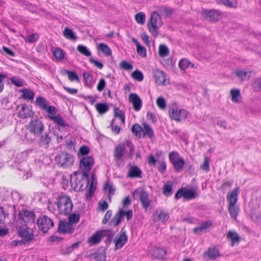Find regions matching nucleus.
Here are the masks:
<instances>
[{
	"mask_svg": "<svg viewBox=\"0 0 261 261\" xmlns=\"http://www.w3.org/2000/svg\"><path fill=\"white\" fill-rule=\"evenodd\" d=\"M35 220V215L33 212L22 210L18 213L16 220L17 227H30L34 224Z\"/></svg>",
	"mask_w": 261,
	"mask_h": 261,
	"instance_id": "1",
	"label": "nucleus"
},
{
	"mask_svg": "<svg viewBox=\"0 0 261 261\" xmlns=\"http://www.w3.org/2000/svg\"><path fill=\"white\" fill-rule=\"evenodd\" d=\"M94 159L92 156H83L80 161L79 166L80 171L82 172V180H86L89 185V173L94 165Z\"/></svg>",
	"mask_w": 261,
	"mask_h": 261,
	"instance_id": "2",
	"label": "nucleus"
},
{
	"mask_svg": "<svg viewBox=\"0 0 261 261\" xmlns=\"http://www.w3.org/2000/svg\"><path fill=\"white\" fill-rule=\"evenodd\" d=\"M57 206L61 214L66 215L71 212L73 204L69 196L62 195L59 196Z\"/></svg>",
	"mask_w": 261,
	"mask_h": 261,
	"instance_id": "3",
	"label": "nucleus"
},
{
	"mask_svg": "<svg viewBox=\"0 0 261 261\" xmlns=\"http://www.w3.org/2000/svg\"><path fill=\"white\" fill-rule=\"evenodd\" d=\"M135 198L142 203V207L147 211L151 201L149 199V194L142 188L136 189L133 193Z\"/></svg>",
	"mask_w": 261,
	"mask_h": 261,
	"instance_id": "4",
	"label": "nucleus"
},
{
	"mask_svg": "<svg viewBox=\"0 0 261 261\" xmlns=\"http://www.w3.org/2000/svg\"><path fill=\"white\" fill-rule=\"evenodd\" d=\"M55 161L60 167L67 168L73 165L74 156L66 152H61L57 155Z\"/></svg>",
	"mask_w": 261,
	"mask_h": 261,
	"instance_id": "5",
	"label": "nucleus"
},
{
	"mask_svg": "<svg viewBox=\"0 0 261 261\" xmlns=\"http://www.w3.org/2000/svg\"><path fill=\"white\" fill-rule=\"evenodd\" d=\"M45 127L43 122L38 118L32 119L27 126L29 132L35 136L41 135Z\"/></svg>",
	"mask_w": 261,
	"mask_h": 261,
	"instance_id": "6",
	"label": "nucleus"
},
{
	"mask_svg": "<svg viewBox=\"0 0 261 261\" xmlns=\"http://www.w3.org/2000/svg\"><path fill=\"white\" fill-rule=\"evenodd\" d=\"M158 24L160 25L162 24L161 18L157 12L154 11L151 14L150 21L148 22L147 25L149 31L151 33L152 35L155 37L158 35L157 27Z\"/></svg>",
	"mask_w": 261,
	"mask_h": 261,
	"instance_id": "7",
	"label": "nucleus"
},
{
	"mask_svg": "<svg viewBox=\"0 0 261 261\" xmlns=\"http://www.w3.org/2000/svg\"><path fill=\"white\" fill-rule=\"evenodd\" d=\"M36 223L39 229L43 233L47 232L54 226L53 220L46 215L40 216L37 219Z\"/></svg>",
	"mask_w": 261,
	"mask_h": 261,
	"instance_id": "8",
	"label": "nucleus"
},
{
	"mask_svg": "<svg viewBox=\"0 0 261 261\" xmlns=\"http://www.w3.org/2000/svg\"><path fill=\"white\" fill-rule=\"evenodd\" d=\"M30 227H17V233L19 237L27 244H30L35 239L34 234L29 231Z\"/></svg>",
	"mask_w": 261,
	"mask_h": 261,
	"instance_id": "9",
	"label": "nucleus"
},
{
	"mask_svg": "<svg viewBox=\"0 0 261 261\" xmlns=\"http://www.w3.org/2000/svg\"><path fill=\"white\" fill-rule=\"evenodd\" d=\"M127 236L125 231L121 230L114 240L115 243V250L120 249L127 243Z\"/></svg>",
	"mask_w": 261,
	"mask_h": 261,
	"instance_id": "10",
	"label": "nucleus"
},
{
	"mask_svg": "<svg viewBox=\"0 0 261 261\" xmlns=\"http://www.w3.org/2000/svg\"><path fill=\"white\" fill-rule=\"evenodd\" d=\"M149 254L153 258L158 259H163L167 256L166 250L157 247L151 248L149 251Z\"/></svg>",
	"mask_w": 261,
	"mask_h": 261,
	"instance_id": "11",
	"label": "nucleus"
},
{
	"mask_svg": "<svg viewBox=\"0 0 261 261\" xmlns=\"http://www.w3.org/2000/svg\"><path fill=\"white\" fill-rule=\"evenodd\" d=\"M74 228L70 223L65 220L60 221L59 224L58 231L59 233L72 234Z\"/></svg>",
	"mask_w": 261,
	"mask_h": 261,
	"instance_id": "12",
	"label": "nucleus"
},
{
	"mask_svg": "<svg viewBox=\"0 0 261 261\" xmlns=\"http://www.w3.org/2000/svg\"><path fill=\"white\" fill-rule=\"evenodd\" d=\"M126 152L125 142L118 144L114 150V157L116 161H119Z\"/></svg>",
	"mask_w": 261,
	"mask_h": 261,
	"instance_id": "13",
	"label": "nucleus"
},
{
	"mask_svg": "<svg viewBox=\"0 0 261 261\" xmlns=\"http://www.w3.org/2000/svg\"><path fill=\"white\" fill-rule=\"evenodd\" d=\"M129 101L132 102L133 105V108L136 111L140 110L142 102L140 97L136 93H130L128 97Z\"/></svg>",
	"mask_w": 261,
	"mask_h": 261,
	"instance_id": "14",
	"label": "nucleus"
},
{
	"mask_svg": "<svg viewBox=\"0 0 261 261\" xmlns=\"http://www.w3.org/2000/svg\"><path fill=\"white\" fill-rule=\"evenodd\" d=\"M38 140V144L40 146L44 147L47 148L49 147V144L51 141V137L50 136V133H45L43 135H40Z\"/></svg>",
	"mask_w": 261,
	"mask_h": 261,
	"instance_id": "15",
	"label": "nucleus"
},
{
	"mask_svg": "<svg viewBox=\"0 0 261 261\" xmlns=\"http://www.w3.org/2000/svg\"><path fill=\"white\" fill-rule=\"evenodd\" d=\"M123 213L122 209H120L109 222V226L113 227H117L121 223L123 219Z\"/></svg>",
	"mask_w": 261,
	"mask_h": 261,
	"instance_id": "16",
	"label": "nucleus"
},
{
	"mask_svg": "<svg viewBox=\"0 0 261 261\" xmlns=\"http://www.w3.org/2000/svg\"><path fill=\"white\" fill-rule=\"evenodd\" d=\"M167 75L165 72L161 70H156L154 72V77L155 82L159 84H162L164 85L168 83L167 80Z\"/></svg>",
	"mask_w": 261,
	"mask_h": 261,
	"instance_id": "17",
	"label": "nucleus"
},
{
	"mask_svg": "<svg viewBox=\"0 0 261 261\" xmlns=\"http://www.w3.org/2000/svg\"><path fill=\"white\" fill-rule=\"evenodd\" d=\"M239 193V188L236 187L230 193H228L227 195V200L228 204H236L238 200V195Z\"/></svg>",
	"mask_w": 261,
	"mask_h": 261,
	"instance_id": "18",
	"label": "nucleus"
},
{
	"mask_svg": "<svg viewBox=\"0 0 261 261\" xmlns=\"http://www.w3.org/2000/svg\"><path fill=\"white\" fill-rule=\"evenodd\" d=\"M21 109L19 110L18 115L21 118L24 119L30 117L33 113L32 111L30 110L28 107L25 104H21ZM20 106L17 107L19 108Z\"/></svg>",
	"mask_w": 261,
	"mask_h": 261,
	"instance_id": "19",
	"label": "nucleus"
},
{
	"mask_svg": "<svg viewBox=\"0 0 261 261\" xmlns=\"http://www.w3.org/2000/svg\"><path fill=\"white\" fill-rule=\"evenodd\" d=\"M203 13L206 18L214 21L218 20L221 15L220 12L215 10H205Z\"/></svg>",
	"mask_w": 261,
	"mask_h": 261,
	"instance_id": "20",
	"label": "nucleus"
},
{
	"mask_svg": "<svg viewBox=\"0 0 261 261\" xmlns=\"http://www.w3.org/2000/svg\"><path fill=\"white\" fill-rule=\"evenodd\" d=\"M82 174V172L79 170L74 172L70 177V183L72 187L74 188H77L78 186H80V188H82L83 185L81 184V179H79L77 177V174Z\"/></svg>",
	"mask_w": 261,
	"mask_h": 261,
	"instance_id": "21",
	"label": "nucleus"
},
{
	"mask_svg": "<svg viewBox=\"0 0 261 261\" xmlns=\"http://www.w3.org/2000/svg\"><path fill=\"white\" fill-rule=\"evenodd\" d=\"M91 258H94L95 261H106V251L104 249L98 250L94 253L89 255Z\"/></svg>",
	"mask_w": 261,
	"mask_h": 261,
	"instance_id": "22",
	"label": "nucleus"
},
{
	"mask_svg": "<svg viewBox=\"0 0 261 261\" xmlns=\"http://www.w3.org/2000/svg\"><path fill=\"white\" fill-rule=\"evenodd\" d=\"M63 36L67 39L75 41L77 40V37L76 34L73 32L72 29L66 27L63 32Z\"/></svg>",
	"mask_w": 261,
	"mask_h": 261,
	"instance_id": "23",
	"label": "nucleus"
},
{
	"mask_svg": "<svg viewBox=\"0 0 261 261\" xmlns=\"http://www.w3.org/2000/svg\"><path fill=\"white\" fill-rule=\"evenodd\" d=\"M198 193L195 189H187L185 188V197L186 200H192L198 197Z\"/></svg>",
	"mask_w": 261,
	"mask_h": 261,
	"instance_id": "24",
	"label": "nucleus"
},
{
	"mask_svg": "<svg viewBox=\"0 0 261 261\" xmlns=\"http://www.w3.org/2000/svg\"><path fill=\"white\" fill-rule=\"evenodd\" d=\"M142 171L137 166H132L128 172L127 177L130 178L141 177Z\"/></svg>",
	"mask_w": 261,
	"mask_h": 261,
	"instance_id": "25",
	"label": "nucleus"
},
{
	"mask_svg": "<svg viewBox=\"0 0 261 261\" xmlns=\"http://www.w3.org/2000/svg\"><path fill=\"white\" fill-rule=\"evenodd\" d=\"M226 237L228 240L231 241V245L232 246H233L236 243L238 244L240 240V236L235 231H229Z\"/></svg>",
	"mask_w": 261,
	"mask_h": 261,
	"instance_id": "26",
	"label": "nucleus"
},
{
	"mask_svg": "<svg viewBox=\"0 0 261 261\" xmlns=\"http://www.w3.org/2000/svg\"><path fill=\"white\" fill-rule=\"evenodd\" d=\"M47 117L50 120H53L59 126L65 127L67 125V124L65 122L62 117L59 115L55 116L48 115Z\"/></svg>",
	"mask_w": 261,
	"mask_h": 261,
	"instance_id": "27",
	"label": "nucleus"
},
{
	"mask_svg": "<svg viewBox=\"0 0 261 261\" xmlns=\"http://www.w3.org/2000/svg\"><path fill=\"white\" fill-rule=\"evenodd\" d=\"M231 100L233 102L240 103L241 101L242 97L239 89H232L230 90Z\"/></svg>",
	"mask_w": 261,
	"mask_h": 261,
	"instance_id": "28",
	"label": "nucleus"
},
{
	"mask_svg": "<svg viewBox=\"0 0 261 261\" xmlns=\"http://www.w3.org/2000/svg\"><path fill=\"white\" fill-rule=\"evenodd\" d=\"M115 232L111 230H101V235L102 238H106L105 241L110 243L112 242Z\"/></svg>",
	"mask_w": 261,
	"mask_h": 261,
	"instance_id": "29",
	"label": "nucleus"
},
{
	"mask_svg": "<svg viewBox=\"0 0 261 261\" xmlns=\"http://www.w3.org/2000/svg\"><path fill=\"white\" fill-rule=\"evenodd\" d=\"M102 238V237L101 235V230L99 231L96 232L89 238L88 243L91 244H97L100 241Z\"/></svg>",
	"mask_w": 261,
	"mask_h": 261,
	"instance_id": "30",
	"label": "nucleus"
},
{
	"mask_svg": "<svg viewBox=\"0 0 261 261\" xmlns=\"http://www.w3.org/2000/svg\"><path fill=\"white\" fill-rule=\"evenodd\" d=\"M212 225L211 221L203 222L201 225L194 229V232L197 234H200L203 230L210 227Z\"/></svg>",
	"mask_w": 261,
	"mask_h": 261,
	"instance_id": "31",
	"label": "nucleus"
},
{
	"mask_svg": "<svg viewBox=\"0 0 261 261\" xmlns=\"http://www.w3.org/2000/svg\"><path fill=\"white\" fill-rule=\"evenodd\" d=\"M219 5H224L227 7L235 8L237 6V0H216Z\"/></svg>",
	"mask_w": 261,
	"mask_h": 261,
	"instance_id": "32",
	"label": "nucleus"
},
{
	"mask_svg": "<svg viewBox=\"0 0 261 261\" xmlns=\"http://www.w3.org/2000/svg\"><path fill=\"white\" fill-rule=\"evenodd\" d=\"M36 103L43 110L46 109V107L49 105L48 101L42 96H39L36 98Z\"/></svg>",
	"mask_w": 261,
	"mask_h": 261,
	"instance_id": "33",
	"label": "nucleus"
},
{
	"mask_svg": "<svg viewBox=\"0 0 261 261\" xmlns=\"http://www.w3.org/2000/svg\"><path fill=\"white\" fill-rule=\"evenodd\" d=\"M22 92V97L25 99L28 100H32L34 98L35 96L34 92L29 89H24L21 90Z\"/></svg>",
	"mask_w": 261,
	"mask_h": 261,
	"instance_id": "34",
	"label": "nucleus"
},
{
	"mask_svg": "<svg viewBox=\"0 0 261 261\" xmlns=\"http://www.w3.org/2000/svg\"><path fill=\"white\" fill-rule=\"evenodd\" d=\"M98 50L102 52L107 56H109L111 55L112 51L108 45L105 43H100L98 47Z\"/></svg>",
	"mask_w": 261,
	"mask_h": 261,
	"instance_id": "35",
	"label": "nucleus"
},
{
	"mask_svg": "<svg viewBox=\"0 0 261 261\" xmlns=\"http://www.w3.org/2000/svg\"><path fill=\"white\" fill-rule=\"evenodd\" d=\"M186 164V162L183 158L178 160L177 161L174 162L172 165L175 169V170L177 172H180L184 168V165Z\"/></svg>",
	"mask_w": 261,
	"mask_h": 261,
	"instance_id": "36",
	"label": "nucleus"
},
{
	"mask_svg": "<svg viewBox=\"0 0 261 261\" xmlns=\"http://www.w3.org/2000/svg\"><path fill=\"white\" fill-rule=\"evenodd\" d=\"M53 55L56 59L60 61L64 59L65 53L60 48L57 47L54 49Z\"/></svg>",
	"mask_w": 261,
	"mask_h": 261,
	"instance_id": "37",
	"label": "nucleus"
},
{
	"mask_svg": "<svg viewBox=\"0 0 261 261\" xmlns=\"http://www.w3.org/2000/svg\"><path fill=\"white\" fill-rule=\"evenodd\" d=\"M96 189L95 185H93V181H91L90 186L85 194V197L87 200H89L94 195Z\"/></svg>",
	"mask_w": 261,
	"mask_h": 261,
	"instance_id": "38",
	"label": "nucleus"
},
{
	"mask_svg": "<svg viewBox=\"0 0 261 261\" xmlns=\"http://www.w3.org/2000/svg\"><path fill=\"white\" fill-rule=\"evenodd\" d=\"M77 50L79 53L86 57H90L91 56V53L90 50L84 45H79L77 47Z\"/></svg>",
	"mask_w": 261,
	"mask_h": 261,
	"instance_id": "39",
	"label": "nucleus"
},
{
	"mask_svg": "<svg viewBox=\"0 0 261 261\" xmlns=\"http://www.w3.org/2000/svg\"><path fill=\"white\" fill-rule=\"evenodd\" d=\"M68 217V222L71 224V225L73 224H76L80 221V216L79 214H70L69 213Z\"/></svg>",
	"mask_w": 261,
	"mask_h": 261,
	"instance_id": "40",
	"label": "nucleus"
},
{
	"mask_svg": "<svg viewBox=\"0 0 261 261\" xmlns=\"http://www.w3.org/2000/svg\"><path fill=\"white\" fill-rule=\"evenodd\" d=\"M132 131L136 136L141 137L143 128L139 124L136 123L133 126Z\"/></svg>",
	"mask_w": 261,
	"mask_h": 261,
	"instance_id": "41",
	"label": "nucleus"
},
{
	"mask_svg": "<svg viewBox=\"0 0 261 261\" xmlns=\"http://www.w3.org/2000/svg\"><path fill=\"white\" fill-rule=\"evenodd\" d=\"M96 108L99 114H104L109 110L108 105L106 103H98L96 105Z\"/></svg>",
	"mask_w": 261,
	"mask_h": 261,
	"instance_id": "42",
	"label": "nucleus"
},
{
	"mask_svg": "<svg viewBox=\"0 0 261 261\" xmlns=\"http://www.w3.org/2000/svg\"><path fill=\"white\" fill-rule=\"evenodd\" d=\"M83 77L85 81V84L87 86L90 88L92 86L93 77L92 74L88 72L83 73Z\"/></svg>",
	"mask_w": 261,
	"mask_h": 261,
	"instance_id": "43",
	"label": "nucleus"
},
{
	"mask_svg": "<svg viewBox=\"0 0 261 261\" xmlns=\"http://www.w3.org/2000/svg\"><path fill=\"white\" fill-rule=\"evenodd\" d=\"M159 11L163 15H164L166 17L170 16L173 12V10L170 7L163 6L161 7Z\"/></svg>",
	"mask_w": 261,
	"mask_h": 261,
	"instance_id": "44",
	"label": "nucleus"
},
{
	"mask_svg": "<svg viewBox=\"0 0 261 261\" xmlns=\"http://www.w3.org/2000/svg\"><path fill=\"white\" fill-rule=\"evenodd\" d=\"M142 132H143L144 136H147L150 138L153 135V130L147 123L144 124V129H143Z\"/></svg>",
	"mask_w": 261,
	"mask_h": 261,
	"instance_id": "45",
	"label": "nucleus"
},
{
	"mask_svg": "<svg viewBox=\"0 0 261 261\" xmlns=\"http://www.w3.org/2000/svg\"><path fill=\"white\" fill-rule=\"evenodd\" d=\"M235 205L236 204H233V205H231V204H228V211L230 217L233 219L236 218L238 214L239 209Z\"/></svg>",
	"mask_w": 261,
	"mask_h": 261,
	"instance_id": "46",
	"label": "nucleus"
},
{
	"mask_svg": "<svg viewBox=\"0 0 261 261\" xmlns=\"http://www.w3.org/2000/svg\"><path fill=\"white\" fill-rule=\"evenodd\" d=\"M159 54L161 57H165L167 56L169 54V49L167 46L164 44L160 45L159 46Z\"/></svg>",
	"mask_w": 261,
	"mask_h": 261,
	"instance_id": "47",
	"label": "nucleus"
},
{
	"mask_svg": "<svg viewBox=\"0 0 261 261\" xmlns=\"http://www.w3.org/2000/svg\"><path fill=\"white\" fill-rule=\"evenodd\" d=\"M170 117L177 121H180L179 110L171 109L169 111Z\"/></svg>",
	"mask_w": 261,
	"mask_h": 261,
	"instance_id": "48",
	"label": "nucleus"
},
{
	"mask_svg": "<svg viewBox=\"0 0 261 261\" xmlns=\"http://www.w3.org/2000/svg\"><path fill=\"white\" fill-rule=\"evenodd\" d=\"M132 76L135 80H137L139 82H141L143 80L144 76L143 74L141 71L139 70L138 69L135 70L132 73Z\"/></svg>",
	"mask_w": 261,
	"mask_h": 261,
	"instance_id": "49",
	"label": "nucleus"
},
{
	"mask_svg": "<svg viewBox=\"0 0 261 261\" xmlns=\"http://www.w3.org/2000/svg\"><path fill=\"white\" fill-rule=\"evenodd\" d=\"M191 64V63L188 60L182 59L179 61L178 66L180 69L185 70L189 67Z\"/></svg>",
	"mask_w": 261,
	"mask_h": 261,
	"instance_id": "50",
	"label": "nucleus"
},
{
	"mask_svg": "<svg viewBox=\"0 0 261 261\" xmlns=\"http://www.w3.org/2000/svg\"><path fill=\"white\" fill-rule=\"evenodd\" d=\"M114 112L115 116L119 118L121 122L124 123L125 117L122 111L118 108H115Z\"/></svg>",
	"mask_w": 261,
	"mask_h": 261,
	"instance_id": "51",
	"label": "nucleus"
},
{
	"mask_svg": "<svg viewBox=\"0 0 261 261\" xmlns=\"http://www.w3.org/2000/svg\"><path fill=\"white\" fill-rule=\"evenodd\" d=\"M135 19L136 21L140 24H143L145 21V15L143 12H139L136 14Z\"/></svg>",
	"mask_w": 261,
	"mask_h": 261,
	"instance_id": "52",
	"label": "nucleus"
},
{
	"mask_svg": "<svg viewBox=\"0 0 261 261\" xmlns=\"http://www.w3.org/2000/svg\"><path fill=\"white\" fill-rule=\"evenodd\" d=\"M169 160L170 162L173 164L174 162L181 159L182 158L179 157V153L176 151H172L169 153Z\"/></svg>",
	"mask_w": 261,
	"mask_h": 261,
	"instance_id": "53",
	"label": "nucleus"
},
{
	"mask_svg": "<svg viewBox=\"0 0 261 261\" xmlns=\"http://www.w3.org/2000/svg\"><path fill=\"white\" fill-rule=\"evenodd\" d=\"M207 255L211 259H215L219 256V251L215 248H210L207 252Z\"/></svg>",
	"mask_w": 261,
	"mask_h": 261,
	"instance_id": "54",
	"label": "nucleus"
},
{
	"mask_svg": "<svg viewBox=\"0 0 261 261\" xmlns=\"http://www.w3.org/2000/svg\"><path fill=\"white\" fill-rule=\"evenodd\" d=\"M65 72L68 75V78L71 81H79L80 79L77 74L74 71L65 70Z\"/></svg>",
	"mask_w": 261,
	"mask_h": 261,
	"instance_id": "55",
	"label": "nucleus"
},
{
	"mask_svg": "<svg viewBox=\"0 0 261 261\" xmlns=\"http://www.w3.org/2000/svg\"><path fill=\"white\" fill-rule=\"evenodd\" d=\"M119 66L121 68L128 71L132 70L133 68V65L125 60L122 61L120 62Z\"/></svg>",
	"mask_w": 261,
	"mask_h": 261,
	"instance_id": "56",
	"label": "nucleus"
},
{
	"mask_svg": "<svg viewBox=\"0 0 261 261\" xmlns=\"http://www.w3.org/2000/svg\"><path fill=\"white\" fill-rule=\"evenodd\" d=\"M163 194L166 196H169L172 195V185L165 184L163 188Z\"/></svg>",
	"mask_w": 261,
	"mask_h": 261,
	"instance_id": "57",
	"label": "nucleus"
},
{
	"mask_svg": "<svg viewBox=\"0 0 261 261\" xmlns=\"http://www.w3.org/2000/svg\"><path fill=\"white\" fill-rule=\"evenodd\" d=\"M169 216L167 213L165 212L164 211H161L158 215V219L162 222H165L169 219Z\"/></svg>",
	"mask_w": 261,
	"mask_h": 261,
	"instance_id": "58",
	"label": "nucleus"
},
{
	"mask_svg": "<svg viewBox=\"0 0 261 261\" xmlns=\"http://www.w3.org/2000/svg\"><path fill=\"white\" fill-rule=\"evenodd\" d=\"M90 151V149L89 147L87 146H82L80 147L79 150V155H82L83 156H86V155H87Z\"/></svg>",
	"mask_w": 261,
	"mask_h": 261,
	"instance_id": "59",
	"label": "nucleus"
},
{
	"mask_svg": "<svg viewBox=\"0 0 261 261\" xmlns=\"http://www.w3.org/2000/svg\"><path fill=\"white\" fill-rule=\"evenodd\" d=\"M156 105L161 109H165L166 107V103L163 97H159L156 99Z\"/></svg>",
	"mask_w": 261,
	"mask_h": 261,
	"instance_id": "60",
	"label": "nucleus"
},
{
	"mask_svg": "<svg viewBox=\"0 0 261 261\" xmlns=\"http://www.w3.org/2000/svg\"><path fill=\"white\" fill-rule=\"evenodd\" d=\"M125 145L126 147L129 148V157H132L135 151V147L134 145L132 144V141L129 140H127L125 142Z\"/></svg>",
	"mask_w": 261,
	"mask_h": 261,
	"instance_id": "61",
	"label": "nucleus"
},
{
	"mask_svg": "<svg viewBox=\"0 0 261 261\" xmlns=\"http://www.w3.org/2000/svg\"><path fill=\"white\" fill-rule=\"evenodd\" d=\"M137 51L138 54L142 57H145L146 56V48L141 45H138L137 47Z\"/></svg>",
	"mask_w": 261,
	"mask_h": 261,
	"instance_id": "62",
	"label": "nucleus"
},
{
	"mask_svg": "<svg viewBox=\"0 0 261 261\" xmlns=\"http://www.w3.org/2000/svg\"><path fill=\"white\" fill-rule=\"evenodd\" d=\"M200 169L206 172H208L210 170V164L207 156L204 157L203 164L200 166Z\"/></svg>",
	"mask_w": 261,
	"mask_h": 261,
	"instance_id": "63",
	"label": "nucleus"
},
{
	"mask_svg": "<svg viewBox=\"0 0 261 261\" xmlns=\"http://www.w3.org/2000/svg\"><path fill=\"white\" fill-rule=\"evenodd\" d=\"M44 110L46 111L48 113V115L55 116L57 113V109L54 106H49V105Z\"/></svg>",
	"mask_w": 261,
	"mask_h": 261,
	"instance_id": "64",
	"label": "nucleus"
}]
</instances>
